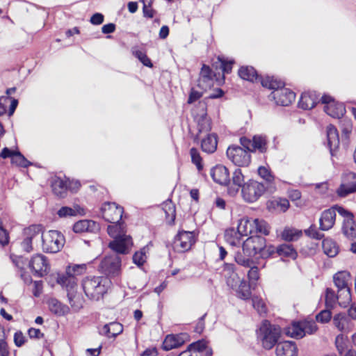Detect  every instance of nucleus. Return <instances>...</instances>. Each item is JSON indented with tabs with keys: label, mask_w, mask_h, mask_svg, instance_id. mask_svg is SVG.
<instances>
[{
	"label": "nucleus",
	"mask_w": 356,
	"mask_h": 356,
	"mask_svg": "<svg viewBox=\"0 0 356 356\" xmlns=\"http://www.w3.org/2000/svg\"><path fill=\"white\" fill-rule=\"evenodd\" d=\"M87 266L85 264L69 265L65 274H59L56 282L67 292V296L71 308L78 312L83 307V298L78 291L76 276L86 273Z\"/></svg>",
	"instance_id": "1"
},
{
	"label": "nucleus",
	"mask_w": 356,
	"mask_h": 356,
	"mask_svg": "<svg viewBox=\"0 0 356 356\" xmlns=\"http://www.w3.org/2000/svg\"><path fill=\"white\" fill-rule=\"evenodd\" d=\"M237 74L243 81L251 83H260L264 89H289L286 86L296 88L293 83L287 82L286 79L277 74L260 73L252 65L240 66Z\"/></svg>",
	"instance_id": "2"
},
{
	"label": "nucleus",
	"mask_w": 356,
	"mask_h": 356,
	"mask_svg": "<svg viewBox=\"0 0 356 356\" xmlns=\"http://www.w3.org/2000/svg\"><path fill=\"white\" fill-rule=\"evenodd\" d=\"M81 284L88 298L98 300L108 291L111 281L107 277L88 276L82 280Z\"/></svg>",
	"instance_id": "3"
},
{
	"label": "nucleus",
	"mask_w": 356,
	"mask_h": 356,
	"mask_svg": "<svg viewBox=\"0 0 356 356\" xmlns=\"http://www.w3.org/2000/svg\"><path fill=\"white\" fill-rule=\"evenodd\" d=\"M225 83V77L220 72L214 71L209 65H202L197 84L200 89H207L204 84L209 86V89H221Z\"/></svg>",
	"instance_id": "4"
},
{
	"label": "nucleus",
	"mask_w": 356,
	"mask_h": 356,
	"mask_svg": "<svg viewBox=\"0 0 356 356\" xmlns=\"http://www.w3.org/2000/svg\"><path fill=\"white\" fill-rule=\"evenodd\" d=\"M237 227L242 236L257 233L268 235L270 233L268 224L265 220L258 218H243L239 220Z\"/></svg>",
	"instance_id": "5"
},
{
	"label": "nucleus",
	"mask_w": 356,
	"mask_h": 356,
	"mask_svg": "<svg viewBox=\"0 0 356 356\" xmlns=\"http://www.w3.org/2000/svg\"><path fill=\"white\" fill-rule=\"evenodd\" d=\"M280 334L281 330L279 326L272 325L268 321H265L259 328L258 338L261 341L263 347L269 350L277 343Z\"/></svg>",
	"instance_id": "6"
},
{
	"label": "nucleus",
	"mask_w": 356,
	"mask_h": 356,
	"mask_svg": "<svg viewBox=\"0 0 356 356\" xmlns=\"http://www.w3.org/2000/svg\"><path fill=\"white\" fill-rule=\"evenodd\" d=\"M65 239L58 231L49 230L42 234V249L47 253H57L64 246Z\"/></svg>",
	"instance_id": "7"
},
{
	"label": "nucleus",
	"mask_w": 356,
	"mask_h": 356,
	"mask_svg": "<svg viewBox=\"0 0 356 356\" xmlns=\"http://www.w3.org/2000/svg\"><path fill=\"white\" fill-rule=\"evenodd\" d=\"M265 191V186L255 180H249L241 188L243 198L247 202H256Z\"/></svg>",
	"instance_id": "8"
},
{
	"label": "nucleus",
	"mask_w": 356,
	"mask_h": 356,
	"mask_svg": "<svg viewBox=\"0 0 356 356\" xmlns=\"http://www.w3.org/2000/svg\"><path fill=\"white\" fill-rule=\"evenodd\" d=\"M99 270L107 277L119 276L121 273V258L115 254L105 257L99 264Z\"/></svg>",
	"instance_id": "9"
},
{
	"label": "nucleus",
	"mask_w": 356,
	"mask_h": 356,
	"mask_svg": "<svg viewBox=\"0 0 356 356\" xmlns=\"http://www.w3.org/2000/svg\"><path fill=\"white\" fill-rule=\"evenodd\" d=\"M196 236L194 232L179 231L175 238L174 248L179 252L189 250L195 244Z\"/></svg>",
	"instance_id": "10"
},
{
	"label": "nucleus",
	"mask_w": 356,
	"mask_h": 356,
	"mask_svg": "<svg viewBox=\"0 0 356 356\" xmlns=\"http://www.w3.org/2000/svg\"><path fill=\"white\" fill-rule=\"evenodd\" d=\"M321 102L325 105V111L331 117L341 118L346 113L344 105L337 102L332 97L323 94L321 97Z\"/></svg>",
	"instance_id": "11"
},
{
	"label": "nucleus",
	"mask_w": 356,
	"mask_h": 356,
	"mask_svg": "<svg viewBox=\"0 0 356 356\" xmlns=\"http://www.w3.org/2000/svg\"><path fill=\"white\" fill-rule=\"evenodd\" d=\"M228 159L236 165L248 166L250 163V155L245 149L238 146L229 147L227 150Z\"/></svg>",
	"instance_id": "12"
},
{
	"label": "nucleus",
	"mask_w": 356,
	"mask_h": 356,
	"mask_svg": "<svg viewBox=\"0 0 356 356\" xmlns=\"http://www.w3.org/2000/svg\"><path fill=\"white\" fill-rule=\"evenodd\" d=\"M103 218L111 223L119 222L122 217L123 208L114 202L104 203L102 207Z\"/></svg>",
	"instance_id": "13"
},
{
	"label": "nucleus",
	"mask_w": 356,
	"mask_h": 356,
	"mask_svg": "<svg viewBox=\"0 0 356 356\" xmlns=\"http://www.w3.org/2000/svg\"><path fill=\"white\" fill-rule=\"evenodd\" d=\"M266 239L259 236H252L248 238L243 244V250L248 252V255L254 257L259 254L261 255L264 248H265Z\"/></svg>",
	"instance_id": "14"
},
{
	"label": "nucleus",
	"mask_w": 356,
	"mask_h": 356,
	"mask_svg": "<svg viewBox=\"0 0 356 356\" xmlns=\"http://www.w3.org/2000/svg\"><path fill=\"white\" fill-rule=\"evenodd\" d=\"M29 267L34 275L39 277L47 275L49 270V264L47 257L42 254H36L31 257Z\"/></svg>",
	"instance_id": "15"
},
{
	"label": "nucleus",
	"mask_w": 356,
	"mask_h": 356,
	"mask_svg": "<svg viewBox=\"0 0 356 356\" xmlns=\"http://www.w3.org/2000/svg\"><path fill=\"white\" fill-rule=\"evenodd\" d=\"M338 196L345 197L356 193V175L349 172L343 177L342 181L336 191Z\"/></svg>",
	"instance_id": "16"
},
{
	"label": "nucleus",
	"mask_w": 356,
	"mask_h": 356,
	"mask_svg": "<svg viewBox=\"0 0 356 356\" xmlns=\"http://www.w3.org/2000/svg\"><path fill=\"white\" fill-rule=\"evenodd\" d=\"M338 213L344 218L343 232L350 238H356V222L353 220V214L344 208H338Z\"/></svg>",
	"instance_id": "17"
},
{
	"label": "nucleus",
	"mask_w": 356,
	"mask_h": 356,
	"mask_svg": "<svg viewBox=\"0 0 356 356\" xmlns=\"http://www.w3.org/2000/svg\"><path fill=\"white\" fill-rule=\"evenodd\" d=\"M241 144L249 151L259 150L261 152H266L267 149L266 138L262 135H256L252 140L247 138H241Z\"/></svg>",
	"instance_id": "18"
},
{
	"label": "nucleus",
	"mask_w": 356,
	"mask_h": 356,
	"mask_svg": "<svg viewBox=\"0 0 356 356\" xmlns=\"http://www.w3.org/2000/svg\"><path fill=\"white\" fill-rule=\"evenodd\" d=\"M268 97L276 104L286 106L295 100L296 94L293 90H273Z\"/></svg>",
	"instance_id": "19"
},
{
	"label": "nucleus",
	"mask_w": 356,
	"mask_h": 356,
	"mask_svg": "<svg viewBox=\"0 0 356 356\" xmlns=\"http://www.w3.org/2000/svg\"><path fill=\"white\" fill-rule=\"evenodd\" d=\"M321 102L316 90H304L300 96L298 105L300 108L308 110L313 108L317 103Z\"/></svg>",
	"instance_id": "20"
},
{
	"label": "nucleus",
	"mask_w": 356,
	"mask_h": 356,
	"mask_svg": "<svg viewBox=\"0 0 356 356\" xmlns=\"http://www.w3.org/2000/svg\"><path fill=\"white\" fill-rule=\"evenodd\" d=\"M338 208H342L339 206H334L332 208L324 211L320 218V229L327 231L331 229L335 222L336 212L338 213Z\"/></svg>",
	"instance_id": "21"
},
{
	"label": "nucleus",
	"mask_w": 356,
	"mask_h": 356,
	"mask_svg": "<svg viewBox=\"0 0 356 356\" xmlns=\"http://www.w3.org/2000/svg\"><path fill=\"white\" fill-rule=\"evenodd\" d=\"M0 156L3 159L10 158L11 162L17 166L26 168L30 165V162L17 150H12L8 147H4L1 153Z\"/></svg>",
	"instance_id": "22"
},
{
	"label": "nucleus",
	"mask_w": 356,
	"mask_h": 356,
	"mask_svg": "<svg viewBox=\"0 0 356 356\" xmlns=\"http://www.w3.org/2000/svg\"><path fill=\"white\" fill-rule=\"evenodd\" d=\"M131 244V238L125 234L114 238L113 241L110 242L109 247L117 253L127 254Z\"/></svg>",
	"instance_id": "23"
},
{
	"label": "nucleus",
	"mask_w": 356,
	"mask_h": 356,
	"mask_svg": "<svg viewBox=\"0 0 356 356\" xmlns=\"http://www.w3.org/2000/svg\"><path fill=\"white\" fill-rule=\"evenodd\" d=\"M99 225L94 220H81L73 225V231L75 233H95L99 230Z\"/></svg>",
	"instance_id": "24"
},
{
	"label": "nucleus",
	"mask_w": 356,
	"mask_h": 356,
	"mask_svg": "<svg viewBox=\"0 0 356 356\" xmlns=\"http://www.w3.org/2000/svg\"><path fill=\"white\" fill-rule=\"evenodd\" d=\"M10 94V90H6V95L0 97V116L6 113L8 106H9L8 115L11 116L17 106V100L11 98Z\"/></svg>",
	"instance_id": "25"
},
{
	"label": "nucleus",
	"mask_w": 356,
	"mask_h": 356,
	"mask_svg": "<svg viewBox=\"0 0 356 356\" xmlns=\"http://www.w3.org/2000/svg\"><path fill=\"white\" fill-rule=\"evenodd\" d=\"M211 175L216 183L227 184L230 182L228 169L224 165H216L211 170Z\"/></svg>",
	"instance_id": "26"
},
{
	"label": "nucleus",
	"mask_w": 356,
	"mask_h": 356,
	"mask_svg": "<svg viewBox=\"0 0 356 356\" xmlns=\"http://www.w3.org/2000/svg\"><path fill=\"white\" fill-rule=\"evenodd\" d=\"M68 182V180L60 177H55L52 178L51 186L54 194L58 197H64L66 195L67 188H71Z\"/></svg>",
	"instance_id": "27"
},
{
	"label": "nucleus",
	"mask_w": 356,
	"mask_h": 356,
	"mask_svg": "<svg viewBox=\"0 0 356 356\" xmlns=\"http://www.w3.org/2000/svg\"><path fill=\"white\" fill-rule=\"evenodd\" d=\"M297 346L293 341H286L277 343L276 347L277 356H296Z\"/></svg>",
	"instance_id": "28"
},
{
	"label": "nucleus",
	"mask_w": 356,
	"mask_h": 356,
	"mask_svg": "<svg viewBox=\"0 0 356 356\" xmlns=\"http://www.w3.org/2000/svg\"><path fill=\"white\" fill-rule=\"evenodd\" d=\"M224 275L226 277L227 284L232 288H236L238 284L242 281L237 273L234 271V265L226 264L224 268Z\"/></svg>",
	"instance_id": "29"
},
{
	"label": "nucleus",
	"mask_w": 356,
	"mask_h": 356,
	"mask_svg": "<svg viewBox=\"0 0 356 356\" xmlns=\"http://www.w3.org/2000/svg\"><path fill=\"white\" fill-rule=\"evenodd\" d=\"M333 324L338 330L344 332L350 331L353 327L350 319L342 313H339L334 316Z\"/></svg>",
	"instance_id": "30"
},
{
	"label": "nucleus",
	"mask_w": 356,
	"mask_h": 356,
	"mask_svg": "<svg viewBox=\"0 0 356 356\" xmlns=\"http://www.w3.org/2000/svg\"><path fill=\"white\" fill-rule=\"evenodd\" d=\"M184 343V339L181 334L167 335L163 342L162 348L168 351L181 346Z\"/></svg>",
	"instance_id": "31"
},
{
	"label": "nucleus",
	"mask_w": 356,
	"mask_h": 356,
	"mask_svg": "<svg viewBox=\"0 0 356 356\" xmlns=\"http://www.w3.org/2000/svg\"><path fill=\"white\" fill-rule=\"evenodd\" d=\"M229 184H231L229 187V193L231 195L236 194L240 188H243L245 183L244 182V175L240 169H236L233 172L232 181Z\"/></svg>",
	"instance_id": "32"
},
{
	"label": "nucleus",
	"mask_w": 356,
	"mask_h": 356,
	"mask_svg": "<svg viewBox=\"0 0 356 356\" xmlns=\"http://www.w3.org/2000/svg\"><path fill=\"white\" fill-rule=\"evenodd\" d=\"M49 310L56 315L64 316L69 313L68 306L63 304L56 298H50L47 302Z\"/></svg>",
	"instance_id": "33"
},
{
	"label": "nucleus",
	"mask_w": 356,
	"mask_h": 356,
	"mask_svg": "<svg viewBox=\"0 0 356 356\" xmlns=\"http://www.w3.org/2000/svg\"><path fill=\"white\" fill-rule=\"evenodd\" d=\"M217 144V136L214 134H208L202 140V149L209 154L213 153L216 150Z\"/></svg>",
	"instance_id": "34"
},
{
	"label": "nucleus",
	"mask_w": 356,
	"mask_h": 356,
	"mask_svg": "<svg viewBox=\"0 0 356 356\" xmlns=\"http://www.w3.org/2000/svg\"><path fill=\"white\" fill-rule=\"evenodd\" d=\"M350 279V274L348 271L338 272L333 277L334 284L338 288V290L343 289V288H350L348 284Z\"/></svg>",
	"instance_id": "35"
},
{
	"label": "nucleus",
	"mask_w": 356,
	"mask_h": 356,
	"mask_svg": "<svg viewBox=\"0 0 356 356\" xmlns=\"http://www.w3.org/2000/svg\"><path fill=\"white\" fill-rule=\"evenodd\" d=\"M123 331V326L122 324L113 322L109 324L105 325L102 330L100 333L107 336L108 337H115Z\"/></svg>",
	"instance_id": "36"
},
{
	"label": "nucleus",
	"mask_w": 356,
	"mask_h": 356,
	"mask_svg": "<svg viewBox=\"0 0 356 356\" xmlns=\"http://www.w3.org/2000/svg\"><path fill=\"white\" fill-rule=\"evenodd\" d=\"M217 59L218 60V65L220 67V70L221 71L220 75H223L225 77V74H230L232 72L233 65L235 63L234 58H229L228 57L224 55H218L217 56Z\"/></svg>",
	"instance_id": "37"
},
{
	"label": "nucleus",
	"mask_w": 356,
	"mask_h": 356,
	"mask_svg": "<svg viewBox=\"0 0 356 356\" xmlns=\"http://www.w3.org/2000/svg\"><path fill=\"white\" fill-rule=\"evenodd\" d=\"M42 228L40 225H33L24 229V236L30 239L32 243L42 240Z\"/></svg>",
	"instance_id": "38"
},
{
	"label": "nucleus",
	"mask_w": 356,
	"mask_h": 356,
	"mask_svg": "<svg viewBox=\"0 0 356 356\" xmlns=\"http://www.w3.org/2000/svg\"><path fill=\"white\" fill-rule=\"evenodd\" d=\"M322 248L324 253L329 257H334L339 253V246L331 238H325L322 242Z\"/></svg>",
	"instance_id": "39"
},
{
	"label": "nucleus",
	"mask_w": 356,
	"mask_h": 356,
	"mask_svg": "<svg viewBox=\"0 0 356 356\" xmlns=\"http://www.w3.org/2000/svg\"><path fill=\"white\" fill-rule=\"evenodd\" d=\"M327 144L332 150L338 147L339 145V138L337 129L333 125H329L327 127Z\"/></svg>",
	"instance_id": "40"
},
{
	"label": "nucleus",
	"mask_w": 356,
	"mask_h": 356,
	"mask_svg": "<svg viewBox=\"0 0 356 356\" xmlns=\"http://www.w3.org/2000/svg\"><path fill=\"white\" fill-rule=\"evenodd\" d=\"M195 119L197 124L199 132H208L211 130V120L204 110L200 115L195 116Z\"/></svg>",
	"instance_id": "41"
},
{
	"label": "nucleus",
	"mask_w": 356,
	"mask_h": 356,
	"mask_svg": "<svg viewBox=\"0 0 356 356\" xmlns=\"http://www.w3.org/2000/svg\"><path fill=\"white\" fill-rule=\"evenodd\" d=\"M286 335L293 338L300 339L305 337L302 322H295L285 330Z\"/></svg>",
	"instance_id": "42"
},
{
	"label": "nucleus",
	"mask_w": 356,
	"mask_h": 356,
	"mask_svg": "<svg viewBox=\"0 0 356 356\" xmlns=\"http://www.w3.org/2000/svg\"><path fill=\"white\" fill-rule=\"evenodd\" d=\"M241 233L234 228H229L225 232V241L232 246L238 245L241 243Z\"/></svg>",
	"instance_id": "43"
},
{
	"label": "nucleus",
	"mask_w": 356,
	"mask_h": 356,
	"mask_svg": "<svg viewBox=\"0 0 356 356\" xmlns=\"http://www.w3.org/2000/svg\"><path fill=\"white\" fill-rule=\"evenodd\" d=\"M252 257V256L248 255V252H245L243 248L241 251L236 252L234 260L238 265L248 268L253 264Z\"/></svg>",
	"instance_id": "44"
},
{
	"label": "nucleus",
	"mask_w": 356,
	"mask_h": 356,
	"mask_svg": "<svg viewBox=\"0 0 356 356\" xmlns=\"http://www.w3.org/2000/svg\"><path fill=\"white\" fill-rule=\"evenodd\" d=\"M289 202L285 198H278L268 202L269 209H274L280 212H285L289 208Z\"/></svg>",
	"instance_id": "45"
},
{
	"label": "nucleus",
	"mask_w": 356,
	"mask_h": 356,
	"mask_svg": "<svg viewBox=\"0 0 356 356\" xmlns=\"http://www.w3.org/2000/svg\"><path fill=\"white\" fill-rule=\"evenodd\" d=\"M337 300L339 305L341 307H347L351 302L350 289H345L338 290Z\"/></svg>",
	"instance_id": "46"
},
{
	"label": "nucleus",
	"mask_w": 356,
	"mask_h": 356,
	"mask_svg": "<svg viewBox=\"0 0 356 356\" xmlns=\"http://www.w3.org/2000/svg\"><path fill=\"white\" fill-rule=\"evenodd\" d=\"M234 289L236 290L237 296L241 299L248 300L251 296L250 285L243 280Z\"/></svg>",
	"instance_id": "47"
},
{
	"label": "nucleus",
	"mask_w": 356,
	"mask_h": 356,
	"mask_svg": "<svg viewBox=\"0 0 356 356\" xmlns=\"http://www.w3.org/2000/svg\"><path fill=\"white\" fill-rule=\"evenodd\" d=\"M302 235V232L301 230L291 227H286L282 233V238L286 241H296L300 238Z\"/></svg>",
	"instance_id": "48"
},
{
	"label": "nucleus",
	"mask_w": 356,
	"mask_h": 356,
	"mask_svg": "<svg viewBox=\"0 0 356 356\" xmlns=\"http://www.w3.org/2000/svg\"><path fill=\"white\" fill-rule=\"evenodd\" d=\"M277 253L281 257L293 259H295L297 257V252L293 248L292 245L289 244H282L277 247Z\"/></svg>",
	"instance_id": "49"
},
{
	"label": "nucleus",
	"mask_w": 356,
	"mask_h": 356,
	"mask_svg": "<svg viewBox=\"0 0 356 356\" xmlns=\"http://www.w3.org/2000/svg\"><path fill=\"white\" fill-rule=\"evenodd\" d=\"M81 209L79 206L76 205L73 207H62L58 211L57 214L60 218H67L76 216L81 213Z\"/></svg>",
	"instance_id": "50"
},
{
	"label": "nucleus",
	"mask_w": 356,
	"mask_h": 356,
	"mask_svg": "<svg viewBox=\"0 0 356 356\" xmlns=\"http://www.w3.org/2000/svg\"><path fill=\"white\" fill-rule=\"evenodd\" d=\"M108 233L113 238H116L126 234L124 226L119 222L113 223L108 227Z\"/></svg>",
	"instance_id": "51"
},
{
	"label": "nucleus",
	"mask_w": 356,
	"mask_h": 356,
	"mask_svg": "<svg viewBox=\"0 0 356 356\" xmlns=\"http://www.w3.org/2000/svg\"><path fill=\"white\" fill-rule=\"evenodd\" d=\"M163 210L165 213L166 219L172 222L175 219V207L171 201H167L163 204Z\"/></svg>",
	"instance_id": "52"
},
{
	"label": "nucleus",
	"mask_w": 356,
	"mask_h": 356,
	"mask_svg": "<svg viewBox=\"0 0 356 356\" xmlns=\"http://www.w3.org/2000/svg\"><path fill=\"white\" fill-rule=\"evenodd\" d=\"M258 174L263 179L268 183H272L275 179V177L268 166L259 167Z\"/></svg>",
	"instance_id": "53"
},
{
	"label": "nucleus",
	"mask_w": 356,
	"mask_h": 356,
	"mask_svg": "<svg viewBox=\"0 0 356 356\" xmlns=\"http://www.w3.org/2000/svg\"><path fill=\"white\" fill-rule=\"evenodd\" d=\"M146 248H143L140 251L136 252L133 256V261L138 266H141L146 261Z\"/></svg>",
	"instance_id": "54"
},
{
	"label": "nucleus",
	"mask_w": 356,
	"mask_h": 356,
	"mask_svg": "<svg viewBox=\"0 0 356 356\" xmlns=\"http://www.w3.org/2000/svg\"><path fill=\"white\" fill-rule=\"evenodd\" d=\"M192 162L197 166L198 170H202V159L200 157V153L195 148H191L190 151Z\"/></svg>",
	"instance_id": "55"
},
{
	"label": "nucleus",
	"mask_w": 356,
	"mask_h": 356,
	"mask_svg": "<svg viewBox=\"0 0 356 356\" xmlns=\"http://www.w3.org/2000/svg\"><path fill=\"white\" fill-rule=\"evenodd\" d=\"M303 331L306 334H312L318 330V326L314 321H302Z\"/></svg>",
	"instance_id": "56"
},
{
	"label": "nucleus",
	"mask_w": 356,
	"mask_h": 356,
	"mask_svg": "<svg viewBox=\"0 0 356 356\" xmlns=\"http://www.w3.org/2000/svg\"><path fill=\"white\" fill-rule=\"evenodd\" d=\"M337 296H336L334 291L331 289H327L325 291V304L327 307H332Z\"/></svg>",
	"instance_id": "57"
},
{
	"label": "nucleus",
	"mask_w": 356,
	"mask_h": 356,
	"mask_svg": "<svg viewBox=\"0 0 356 356\" xmlns=\"http://www.w3.org/2000/svg\"><path fill=\"white\" fill-rule=\"evenodd\" d=\"M331 318H332V313L330 310H327V309L321 311L316 316V321L321 323H328L330 321Z\"/></svg>",
	"instance_id": "58"
},
{
	"label": "nucleus",
	"mask_w": 356,
	"mask_h": 356,
	"mask_svg": "<svg viewBox=\"0 0 356 356\" xmlns=\"http://www.w3.org/2000/svg\"><path fill=\"white\" fill-rule=\"evenodd\" d=\"M115 30L116 24L113 22L105 24L102 26V33L107 35L106 37L107 39L112 38V35H111V34L114 33Z\"/></svg>",
	"instance_id": "59"
},
{
	"label": "nucleus",
	"mask_w": 356,
	"mask_h": 356,
	"mask_svg": "<svg viewBox=\"0 0 356 356\" xmlns=\"http://www.w3.org/2000/svg\"><path fill=\"white\" fill-rule=\"evenodd\" d=\"M252 300L253 307L258 311V312L260 314L266 313V305L261 298L259 297H254Z\"/></svg>",
	"instance_id": "60"
},
{
	"label": "nucleus",
	"mask_w": 356,
	"mask_h": 356,
	"mask_svg": "<svg viewBox=\"0 0 356 356\" xmlns=\"http://www.w3.org/2000/svg\"><path fill=\"white\" fill-rule=\"evenodd\" d=\"M347 342V337L343 334H341L337 336L335 339V343L337 350L341 354L346 348V343Z\"/></svg>",
	"instance_id": "61"
},
{
	"label": "nucleus",
	"mask_w": 356,
	"mask_h": 356,
	"mask_svg": "<svg viewBox=\"0 0 356 356\" xmlns=\"http://www.w3.org/2000/svg\"><path fill=\"white\" fill-rule=\"evenodd\" d=\"M248 277L250 284L253 285L259 279V268L257 266L250 268L248 273Z\"/></svg>",
	"instance_id": "62"
},
{
	"label": "nucleus",
	"mask_w": 356,
	"mask_h": 356,
	"mask_svg": "<svg viewBox=\"0 0 356 356\" xmlns=\"http://www.w3.org/2000/svg\"><path fill=\"white\" fill-rule=\"evenodd\" d=\"M104 21V15L102 13L96 12L93 13L90 18L89 22L91 24L95 26H99L102 24Z\"/></svg>",
	"instance_id": "63"
},
{
	"label": "nucleus",
	"mask_w": 356,
	"mask_h": 356,
	"mask_svg": "<svg viewBox=\"0 0 356 356\" xmlns=\"http://www.w3.org/2000/svg\"><path fill=\"white\" fill-rule=\"evenodd\" d=\"M305 233L307 236L316 239H321L323 236V234L318 232L315 225H311L307 229L305 230Z\"/></svg>",
	"instance_id": "64"
}]
</instances>
